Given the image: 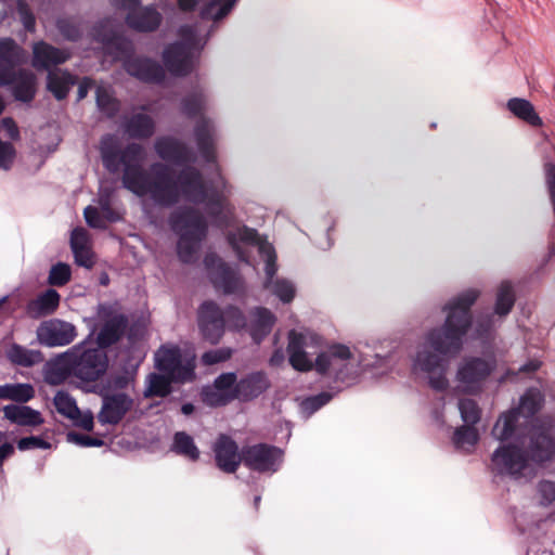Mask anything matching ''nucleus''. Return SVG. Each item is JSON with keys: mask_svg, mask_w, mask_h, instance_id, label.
I'll list each match as a JSON object with an SVG mask.
<instances>
[{"mask_svg": "<svg viewBox=\"0 0 555 555\" xmlns=\"http://www.w3.org/2000/svg\"><path fill=\"white\" fill-rule=\"evenodd\" d=\"M197 155L176 141V251L183 262L197 258L202 241L207 233V222L201 208L209 215L231 214L223 198L224 179L218 173L206 184L198 171L190 166Z\"/></svg>", "mask_w": 555, "mask_h": 555, "instance_id": "f257e3e1", "label": "nucleus"}, {"mask_svg": "<svg viewBox=\"0 0 555 555\" xmlns=\"http://www.w3.org/2000/svg\"><path fill=\"white\" fill-rule=\"evenodd\" d=\"M478 295L477 291L469 289L449 302L443 326L427 334L425 343L413 359L414 373L439 372L443 365V357L459 353L466 336L480 339L491 333L495 326L492 317L477 320L474 326L472 324L469 309Z\"/></svg>", "mask_w": 555, "mask_h": 555, "instance_id": "f03ea898", "label": "nucleus"}, {"mask_svg": "<svg viewBox=\"0 0 555 555\" xmlns=\"http://www.w3.org/2000/svg\"><path fill=\"white\" fill-rule=\"evenodd\" d=\"M143 158V147L138 143H129L121 150L119 166H124L122 186L137 196H149L158 205H172L173 168L154 163L145 170L142 167Z\"/></svg>", "mask_w": 555, "mask_h": 555, "instance_id": "7ed1b4c3", "label": "nucleus"}, {"mask_svg": "<svg viewBox=\"0 0 555 555\" xmlns=\"http://www.w3.org/2000/svg\"><path fill=\"white\" fill-rule=\"evenodd\" d=\"M322 338L310 331H291L288 334V357L292 366L301 372L315 370L321 374H341L350 362L353 354L349 347L340 344L330 346L325 351L320 352L313 361L308 350L314 352L321 347Z\"/></svg>", "mask_w": 555, "mask_h": 555, "instance_id": "20e7f679", "label": "nucleus"}, {"mask_svg": "<svg viewBox=\"0 0 555 555\" xmlns=\"http://www.w3.org/2000/svg\"><path fill=\"white\" fill-rule=\"evenodd\" d=\"M236 0H205L202 2L203 21L181 26L176 38V79L191 73L198 64L201 51L205 47L211 27L205 20L218 21L234 7Z\"/></svg>", "mask_w": 555, "mask_h": 555, "instance_id": "39448f33", "label": "nucleus"}, {"mask_svg": "<svg viewBox=\"0 0 555 555\" xmlns=\"http://www.w3.org/2000/svg\"><path fill=\"white\" fill-rule=\"evenodd\" d=\"M228 240L241 260H246L240 247L241 243L256 246L260 257L266 262V280L263 287L269 289L283 302L293 300L296 292L294 284L285 279H274L278 271L276 254L274 247L267 240L260 237L254 229L247 227L240 228L235 232L230 233Z\"/></svg>", "mask_w": 555, "mask_h": 555, "instance_id": "423d86ee", "label": "nucleus"}, {"mask_svg": "<svg viewBox=\"0 0 555 555\" xmlns=\"http://www.w3.org/2000/svg\"><path fill=\"white\" fill-rule=\"evenodd\" d=\"M544 397L540 390L529 388L516 408L502 413L495 422L491 435L500 441H507L521 433L522 427L531 425L533 417L542 408Z\"/></svg>", "mask_w": 555, "mask_h": 555, "instance_id": "0eeeda50", "label": "nucleus"}, {"mask_svg": "<svg viewBox=\"0 0 555 555\" xmlns=\"http://www.w3.org/2000/svg\"><path fill=\"white\" fill-rule=\"evenodd\" d=\"M522 436L520 444L529 459L534 464L542 465L555 457V420L551 416L538 417L526 427V431L515 437Z\"/></svg>", "mask_w": 555, "mask_h": 555, "instance_id": "6e6552de", "label": "nucleus"}, {"mask_svg": "<svg viewBox=\"0 0 555 555\" xmlns=\"http://www.w3.org/2000/svg\"><path fill=\"white\" fill-rule=\"evenodd\" d=\"M88 392L102 397L98 421L102 425H117L133 406V399L121 391L112 390L111 384H74Z\"/></svg>", "mask_w": 555, "mask_h": 555, "instance_id": "1a4fd4ad", "label": "nucleus"}, {"mask_svg": "<svg viewBox=\"0 0 555 555\" xmlns=\"http://www.w3.org/2000/svg\"><path fill=\"white\" fill-rule=\"evenodd\" d=\"M529 466L522 447L507 443L500 446L491 456L490 469L499 476H508L519 479L524 476V472Z\"/></svg>", "mask_w": 555, "mask_h": 555, "instance_id": "9d476101", "label": "nucleus"}, {"mask_svg": "<svg viewBox=\"0 0 555 555\" xmlns=\"http://www.w3.org/2000/svg\"><path fill=\"white\" fill-rule=\"evenodd\" d=\"M98 317L103 325L98 333L96 344L102 350L116 344L125 334L128 318L121 313L116 304L102 302L98 306Z\"/></svg>", "mask_w": 555, "mask_h": 555, "instance_id": "9b49d317", "label": "nucleus"}, {"mask_svg": "<svg viewBox=\"0 0 555 555\" xmlns=\"http://www.w3.org/2000/svg\"><path fill=\"white\" fill-rule=\"evenodd\" d=\"M87 341H82L74 347L75 351V371L76 377L80 382H98L105 374L108 366V358L100 347L86 348Z\"/></svg>", "mask_w": 555, "mask_h": 555, "instance_id": "f8f14e48", "label": "nucleus"}, {"mask_svg": "<svg viewBox=\"0 0 555 555\" xmlns=\"http://www.w3.org/2000/svg\"><path fill=\"white\" fill-rule=\"evenodd\" d=\"M283 459V451L268 443L243 447V464L260 474L275 473Z\"/></svg>", "mask_w": 555, "mask_h": 555, "instance_id": "ddd939ff", "label": "nucleus"}, {"mask_svg": "<svg viewBox=\"0 0 555 555\" xmlns=\"http://www.w3.org/2000/svg\"><path fill=\"white\" fill-rule=\"evenodd\" d=\"M259 384H207L203 387L201 396L205 404L216 408L228 404L234 399L247 401L251 396L245 392L246 388H254L258 392L262 389Z\"/></svg>", "mask_w": 555, "mask_h": 555, "instance_id": "4468645a", "label": "nucleus"}, {"mask_svg": "<svg viewBox=\"0 0 555 555\" xmlns=\"http://www.w3.org/2000/svg\"><path fill=\"white\" fill-rule=\"evenodd\" d=\"M197 322L203 337L211 344H217L221 339L224 327L225 317L215 302L205 301L198 309Z\"/></svg>", "mask_w": 555, "mask_h": 555, "instance_id": "2eb2a0df", "label": "nucleus"}, {"mask_svg": "<svg viewBox=\"0 0 555 555\" xmlns=\"http://www.w3.org/2000/svg\"><path fill=\"white\" fill-rule=\"evenodd\" d=\"M36 334L38 341L47 347L66 346L77 336L76 327L72 323L60 319L42 322Z\"/></svg>", "mask_w": 555, "mask_h": 555, "instance_id": "dca6fc26", "label": "nucleus"}, {"mask_svg": "<svg viewBox=\"0 0 555 555\" xmlns=\"http://www.w3.org/2000/svg\"><path fill=\"white\" fill-rule=\"evenodd\" d=\"M204 261L210 280L217 288L222 289L225 294H234L243 288L241 276L216 255H207Z\"/></svg>", "mask_w": 555, "mask_h": 555, "instance_id": "f3484780", "label": "nucleus"}, {"mask_svg": "<svg viewBox=\"0 0 555 555\" xmlns=\"http://www.w3.org/2000/svg\"><path fill=\"white\" fill-rule=\"evenodd\" d=\"M212 451L216 466L225 474H234L243 463V448L228 435L220 434L216 439Z\"/></svg>", "mask_w": 555, "mask_h": 555, "instance_id": "a211bd4d", "label": "nucleus"}, {"mask_svg": "<svg viewBox=\"0 0 555 555\" xmlns=\"http://www.w3.org/2000/svg\"><path fill=\"white\" fill-rule=\"evenodd\" d=\"M124 68L130 76L145 83L159 85L166 77L164 66L159 62L149 57H127L124 61Z\"/></svg>", "mask_w": 555, "mask_h": 555, "instance_id": "6ab92c4d", "label": "nucleus"}, {"mask_svg": "<svg viewBox=\"0 0 555 555\" xmlns=\"http://www.w3.org/2000/svg\"><path fill=\"white\" fill-rule=\"evenodd\" d=\"M27 61L26 51L12 38L0 39V87L11 81V73Z\"/></svg>", "mask_w": 555, "mask_h": 555, "instance_id": "aec40b11", "label": "nucleus"}, {"mask_svg": "<svg viewBox=\"0 0 555 555\" xmlns=\"http://www.w3.org/2000/svg\"><path fill=\"white\" fill-rule=\"evenodd\" d=\"M78 347H72L67 351L47 361L43 365V382H65L72 375L76 376L75 351Z\"/></svg>", "mask_w": 555, "mask_h": 555, "instance_id": "412c9836", "label": "nucleus"}, {"mask_svg": "<svg viewBox=\"0 0 555 555\" xmlns=\"http://www.w3.org/2000/svg\"><path fill=\"white\" fill-rule=\"evenodd\" d=\"M70 57L67 50L55 48L44 41L33 46V66L37 70H52V66L65 63Z\"/></svg>", "mask_w": 555, "mask_h": 555, "instance_id": "4be33fe9", "label": "nucleus"}, {"mask_svg": "<svg viewBox=\"0 0 555 555\" xmlns=\"http://www.w3.org/2000/svg\"><path fill=\"white\" fill-rule=\"evenodd\" d=\"M11 81L8 86L12 87V95L16 101L29 103L36 96L37 78L28 69L18 68L11 73Z\"/></svg>", "mask_w": 555, "mask_h": 555, "instance_id": "5701e85b", "label": "nucleus"}, {"mask_svg": "<svg viewBox=\"0 0 555 555\" xmlns=\"http://www.w3.org/2000/svg\"><path fill=\"white\" fill-rule=\"evenodd\" d=\"M195 140L197 152L204 162H215V128L214 125L201 116L195 126Z\"/></svg>", "mask_w": 555, "mask_h": 555, "instance_id": "b1692460", "label": "nucleus"}, {"mask_svg": "<svg viewBox=\"0 0 555 555\" xmlns=\"http://www.w3.org/2000/svg\"><path fill=\"white\" fill-rule=\"evenodd\" d=\"M493 367L492 359H464L457 371V382H480L491 373Z\"/></svg>", "mask_w": 555, "mask_h": 555, "instance_id": "393cba45", "label": "nucleus"}, {"mask_svg": "<svg viewBox=\"0 0 555 555\" xmlns=\"http://www.w3.org/2000/svg\"><path fill=\"white\" fill-rule=\"evenodd\" d=\"M60 300V294L53 288H48L27 304L26 312L31 319L50 315L59 308Z\"/></svg>", "mask_w": 555, "mask_h": 555, "instance_id": "a878e982", "label": "nucleus"}, {"mask_svg": "<svg viewBox=\"0 0 555 555\" xmlns=\"http://www.w3.org/2000/svg\"><path fill=\"white\" fill-rule=\"evenodd\" d=\"M126 22L138 31H154L162 23V15L155 8L146 7L128 12Z\"/></svg>", "mask_w": 555, "mask_h": 555, "instance_id": "bb28decb", "label": "nucleus"}, {"mask_svg": "<svg viewBox=\"0 0 555 555\" xmlns=\"http://www.w3.org/2000/svg\"><path fill=\"white\" fill-rule=\"evenodd\" d=\"M3 413L7 420L18 426L37 427L43 424L41 413L28 405L8 404Z\"/></svg>", "mask_w": 555, "mask_h": 555, "instance_id": "cd10ccee", "label": "nucleus"}, {"mask_svg": "<svg viewBox=\"0 0 555 555\" xmlns=\"http://www.w3.org/2000/svg\"><path fill=\"white\" fill-rule=\"evenodd\" d=\"M155 366L163 374L151 373L145 382H173V346L167 345L155 353Z\"/></svg>", "mask_w": 555, "mask_h": 555, "instance_id": "c85d7f7f", "label": "nucleus"}, {"mask_svg": "<svg viewBox=\"0 0 555 555\" xmlns=\"http://www.w3.org/2000/svg\"><path fill=\"white\" fill-rule=\"evenodd\" d=\"M77 78L67 70H49L47 76V88L56 100H64L70 88L76 85Z\"/></svg>", "mask_w": 555, "mask_h": 555, "instance_id": "c756f323", "label": "nucleus"}, {"mask_svg": "<svg viewBox=\"0 0 555 555\" xmlns=\"http://www.w3.org/2000/svg\"><path fill=\"white\" fill-rule=\"evenodd\" d=\"M5 356L12 364L24 367H31L44 361L43 353L40 350L28 349L16 343L7 348Z\"/></svg>", "mask_w": 555, "mask_h": 555, "instance_id": "7c9ffc66", "label": "nucleus"}, {"mask_svg": "<svg viewBox=\"0 0 555 555\" xmlns=\"http://www.w3.org/2000/svg\"><path fill=\"white\" fill-rule=\"evenodd\" d=\"M121 147L118 139L114 134H105L100 141V154L103 166L111 173L119 170V156Z\"/></svg>", "mask_w": 555, "mask_h": 555, "instance_id": "2f4dec72", "label": "nucleus"}, {"mask_svg": "<svg viewBox=\"0 0 555 555\" xmlns=\"http://www.w3.org/2000/svg\"><path fill=\"white\" fill-rule=\"evenodd\" d=\"M195 350L192 346L176 347V382H185L194 377Z\"/></svg>", "mask_w": 555, "mask_h": 555, "instance_id": "473e14b6", "label": "nucleus"}, {"mask_svg": "<svg viewBox=\"0 0 555 555\" xmlns=\"http://www.w3.org/2000/svg\"><path fill=\"white\" fill-rule=\"evenodd\" d=\"M154 130V121L146 114H134L125 122V131L134 139L150 138L153 135Z\"/></svg>", "mask_w": 555, "mask_h": 555, "instance_id": "72a5a7b5", "label": "nucleus"}, {"mask_svg": "<svg viewBox=\"0 0 555 555\" xmlns=\"http://www.w3.org/2000/svg\"><path fill=\"white\" fill-rule=\"evenodd\" d=\"M254 320L251 323L250 334L256 343H260L261 339L271 331L275 318L266 308H257L253 313Z\"/></svg>", "mask_w": 555, "mask_h": 555, "instance_id": "f704fd0d", "label": "nucleus"}, {"mask_svg": "<svg viewBox=\"0 0 555 555\" xmlns=\"http://www.w3.org/2000/svg\"><path fill=\"white\" fill-rule=\"evenodd\" d=\"M479 441V433L475 426L462 425L454 430L452 442L457 450L472 452Z\"/></svg>", "mask_w": 555, "mask_h": 555, "instance_id": "c9c22d12", "label": "nucleus"}, {"mask_svg": "<svg viewBox=\"0 0 555 555\" xmlns=\"http://www.w3.org/2000/svg\"><path fill=\"white\" fill-rule=\"evenodd\" d=\"M508 109L518 118L525 120L531 126L539 127L542 119L538 116L533 105L525 99H511L507 103Z\"/></svg>", "mask_w": 555, "mask_h": 555, "instance_id": "e433bc0d", "label": "nucleus"}, {"mask_svg": "<svg viewBox=\"0 0 555 555\" xmlns=\"http://www.w3.org/2000/svg\"><path fill=\"white\" fill-rule=\"evenodd\" d=\"M515 302V294L509 282H502L496 294L494 313L505 317L509 313Z\"/></svg>", "mask_w": 555, "mask_h": 555, "instance_id": "4c0bfd02", "label": "nucleus"}, {"mask_svg": "<svg viewBox=\"0 0 555 555\" xmlns=\"http://www.w3.org/2000/svg\"><path fill=\"white\" fill-rule=\"evenodd\" d=\"M333 398V395L327 391L320 392L314 396H309L300 401V414L305 420H308L312 414L327 404Z\"/></svg>", "mask_w": 555, "mask_h": 555, "instance_id": "58836bf2", "label": "nucleus"}, {"mask_svg": "<svg viewBox=\"0 0 555 555\" xmlns=\"http://www.w3.org/2000/svg\"><path fill=\"white\" fill-rule=\"evenodd\" d=\"M176 454L183 455L188 460L196 462L201 453L190 435L184 431H176Z\"/></svg>", "mask_w": 555, "mask_h": 555, "instance_id": "ea45409f", "label": "nucleus"}, {"mask_svg": "<svg viewBox=\"0 0 555 555\" xmlns=\"http://www.w3.org/2000/svg\"><path fill=\"white\" fill-rule=\"evenodd\" d=\"M95 94L99 111L108 118L115 117L119 111V102L103 87H98Z\"/></svg>", "mask_w": 555, "mask_h": 555, "instance_id": "a19ab883", "label": "nucleus"}, {"mask_svg": "<svg viewBox=\"0 0 555 555\" xmlns=\"http://www.w3.org/2000/svg\"><path fill=\"white\" fill-rule=\"evenodd\" d=\"M56 411L67 418H75L79 416V408L76 401L63 391H59L53 400Z\"/></svg>", "mask_w": 555, "mask_h": 555, "instance_id": "79ce46f5", "label": "nucleus"}, {"mask_svg": "<svg viewBox=\"0 0 555 555\" xmlns=\"http://www.w3.org/2000/svg\"><path fill=\"white\" fill-rule=\"evenodd\" d=\"M459 410L464 425L475 426L480 421L481 410L475 400L469 398L460 399Z\"/></svg>", "mask_w": 555, "mask_h": 555, "instance_id": "37998d69", "label": "nucleus"}, {"mask_svg": "<svg viewBox=\"0 0 555 555\" xmlns=\"http://www.w3.org/2000/svg\"><path fill=\"white\" fill-rule=\"evenodd\" d=\"M204 106L205 101L202 91L195 90L183 99L181 111L185 116L192 117L201 115Z\"/></svg>", "mask_w": 555, "mask_h": 555, "instance_id": "c03bdc74", "label": "nucleus"}, {"mask_svg": "<svg viewBox=\"0 0 555 555\" xmlns=\"http://www.w3.org/2000/svg\"><path fill=\"white\" fill-rule=\"evenodd\" d=\"M72 271L67 263L59 262L52 266L48 282L52 286H64L70 280Z\"/></svg>", "mask_w": 555, "mask_h": 555, "instance_id": "a18cd8bd", "label": "nucleus"}, {"mask_svg": "<svg viewBox=\"0 0 555 555\" xmlns=\"http://www.w3.org/2000/svg\"><path fill=\"white\" fill-rule=\"evenodd\" d=\"M112 192L108 189L100 191L99 205L104 219L108 222H116L121 219L120 215L112 207Z\"/></svg>", "mask_w": 555, "mask_h": 555, "instance_id": "49530a36", "label": "nucleus"}, {"mask_svg": "<svg viewBox=\"0 0 555 555\" xmlns=\"http://www.w3.org/2000/svg\"><path fill=\"white\" fill-rule=\"evenodd\" d=\"M157 155L173 168V137L158 138L155 142Z\"/></svg>", "mask_w": 555, "mask_h": 555, "instance_id": "de8ad7c7", "label": "nucleus"}, {"mask_svg": "<svg viewBox=\"0 0 555 555\" xmlns=\"http://www.w3.org/2000/svg\"><path fill=\"white\" fill-rule=\"evenodd\" d=\"M99 40L106 44L107 49H115L117 54L126 55L132 51V43L128 39L112 35L109 37L99 38Z\"/></svg>", "mask_w": 555, "mask_h": 555, "instance_id": "09e8293b", "label": "nucleus"}, {"mask_svg": "<svg viewBox=\"0 0 555 555\" xmlns=\"http://www.w3.org/2000/svg\"><path fill=\"white\" fill-rule=\"evenodd\" d=\"M540 367L541 362L539 360H529L527 363L519 366L516 372H513L511 377H516L518 379H541V377L537 375Z\"/></svg>", "mask_w": 555, "mask_h": 555, "instance_id": "8fccbe9b", "label": "nucleus"}, {"mask_svg": "<svg viewBox=\"0 0 555 555\" xmlns=\"http://www.w3.org/2000/svg\"><path fill=\"white\" fill-rule=\"evenodd\" d=\"M60 34L69 41H77L81 37V30L78 25L68 18H60L56 23Z\"/></svg>", "mask_w": 555, "mask_h": 555, "instance_id": "3c124183", "label": "nucleus"}, {"mask_svg": "<svg viewBox=\"0 0 555 555\" xmlns=\"http://www.w3.org/2000/svg\"><path fill=\"white\" fill-rule=\"evenodd\" d=\"M538 492L541 496L540 505L547 507L555 502V481L543 479L538 483Z\"/></svg>", "mask_w": 555, "mask_h": 555, "instance_id": "603ef678", "label": "nucleus"}, {"mask_svg": "<svg viewBox=\"0 0 555 555\" xmlns=\"http://www.w3.org/2000/svg\"><path fill=\"white\" fill-rule=\"evenodd\" d=\"M35 396L31 384H12L11 400L18 403H26Z\"/></svg>", "mask_w": 555, "mask_h": 555, "instance_id": "864d4df0", "label": "nucleus"}, {"mask_svg": "<svg viewBox=\"0 0 555 555\" xmlns=\"http://www.w3.org/2000/svg\"><path fill=\"white\" fill-rule=\"evenodd\" d=\"M83 216L87 224L94 229H104L106 227V220L104 219L102 211L96 207L87 206L83 210Z\"/></svg>", "mask_w": 555, "mask_h": 555, "instance_id": "5fc2aeb1", "label": "nucleus"}, {"mask_svg": "<svg viewBox=\"0 0 555 555\" xmlns=\"http://www.w3.org/2000/svg\"><path fill=\"white\" fill-rule=\"evenodd\" d=\"M17 448L21 451H27V450H31V449L47 450V449L51 448V443L40 437L30 436V437L21 438L17 441Z\"/></svg>", "mask_w": 555, "mask_h": 555, "instance_id": "6e6d98bb", "label": "nucleus"}, {"mask_svg": "<svg viewBox=\"0 0 555 555\" xmlns=\"http://www.w3.org/2000/svg\"><path fill=\"white\" fill-rule=\"evenodd\" d=\"M67 440L80 447H102L104 441L101 438L70 431L67 434Z\"/></svg>", "mask_w": 555, "mask_h": 555, "instance_id": "4d7b16f0", "label": "nucleus"}, {"mask_svg": "<svg viewBox=\"0 0 555 555\" xmlns=\"http://www.w3.org/2000/svg\"><path fill=\"white\" fill-rule=\"evenodd\" d=\"M225 321L230 328L240 330L245 326V318L242 311L234 307L224 310Z\"/></svg>", "mask_w": 555, "mask_h": 555, "instance_id": "13d9d810", "label": "nucleus"}, {"mask_svg": "<svg viewBox=\"0 0 555 555\" xmlns=\"http://www.w3.org/2000/svg\"><path fill=\"white\" fill-rule=\"evenodd\" d=\"M17 10L24 28L29 33L35 31L36 18L28 5L24 2H18Z\"/></svg>", "mask_w": 555, "mask_h": 555, "instance_id": "bf43d9fd", "label": "nucleus"}, {"mask_svg": "<svg viewBox=\"0 0 555 555\" xmlns=\"http://www.w3.org/2000/svg\"><path fill=\"white\" fill-rule=\"evenodd\" d=\"M15 150L10 142L0 141V168L8 170L14 159Z\"/></svg>", "mask_w": 555, "mask_h": 555, "instance_id": "052dcab7", "label": "nucleus"}, {"mask_svg": "<svg viewBox=\"0 0 555 555\" xmlns=\"http://www.w3.org/2000/svg\"><path fill=\"white\" fill-rule=\"evenodd\" d=\"M89 247L88 232L83 228H76L72 231L70 235V248H85Z\"/></svg>", "mask_w": 555, "mask_h": 555, "instance_id": "680f3d73", "label": "nucleus"}, {"mask_svg": "<svg viewBox=\"0 0 555 555\" xmlns=\"http://www.w3.org/2000/svg\"><path fill=\"white\" fill-rule=\"evenodd\" d=\"M231 357V350L230 349H218V350H211L208 352H205L202 357V361L207 364H216L222 361H225Z\"/></svg>", "mask_w": 555, "mask_h": 555, "instance_id": "e2e57ef3", "label": "nucleus"}, {"mask_svg": "<svg viewBox=\"0 0 555 555\" xmlns=\"http://www.w3.org/2000/svg\"><path fill=\"white\" fill-rule=\"evenodd\" d=\"M74 254L75 262L78 266L90 269L93 266L92 251L90 246L85 248H77L72 250Z\"/></svg>", "mask_w": 555, "mask_h": 555, "instance_id": "0e129e2a", "label": "nucleus"}, {"mask_svg": "<svg viewBox=\"0 0 555 555\" xmlns=\"http://www.w3.org/2000/svg\"><path fill=\"white\" fill-rule=\"evenodd\" d=\"M70 421H73L76 426H78L87 431H91L94 426V417H93L92 412H90V411L82 413L79 410V416H77L75 418H70Z\"/></svg>", "mask_w": 555, "mask_h": 555, "instance_id": "69168bd1", "label": "nucleus"}, {"mask_svg": "<svg viewBox=\"0 0 555 555\" xmlns=\"http://www.w3.org/2000/svg\"><path fill=\"white\" fill-rule=\"evenodd\" d=\"M171 386L172 384H149V387L145 390V396L165 397L171 392Z\"/></svg>", "mask_w": 555, "mask_h": 555, "instance_id": "338daca9", "label": "nucleus"}, {"mask_svg": "<svg viewBox=\"0 0 555 555\" xmlns=\"http://www.w3.org/2000/svg\"><path fill=\"white\" fill-rule=\"evenodd\" d=\"M1 125H2L3 129L7 131L10 139H12V140L18 139L20 131H18V128L13 118L4 117L1 120Z\"/></svg>", "mask_w": 555, "mask_h": 555, "instance_id": "774afa93", "label": "nucleus"}]
</instances>
